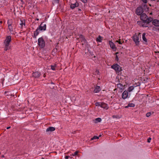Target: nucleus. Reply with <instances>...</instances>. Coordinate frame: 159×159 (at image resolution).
I'll return each instance as SVG.
<instances>
[{
	"label": "nucleus",
	"mask_w": 159,
	"mask_h": 159,
	"mask_svg": "<svg viewBox=\"0 0 159 159\" xmlns=\"http://www.w3.org/2000/svg\"><path fill=\"white\" fill-rule=\"evenodd\" d=\"M141 33H139L138 35H134L133 36L132 39L135 42L136 46H138L139 44V42L141 40Z\"/></svg>",
	"instance_id": "1"
},
{
	"label": "nucleus",
	"mask_w": 159,
	"mask_h": 159,
	"mask_svg": "<svg viewBox=\"0 0 159 159\" xmlns=\"http://www.w3.org/2000/svg\"><path fill=\"white\" fill-rule=\"evenodd\" d=\"M38 45L40 48H43L45 45V43L43 38L40 37L38 39Z\"/></svg>",
	"instance_id": "2"
},
{
	"label": "nucleus",
	"mask_w": 159,
	"mask_h": 159,
	"mask_svg": "<svg viewBox=\"0 0 159 159\" xmlns=\"http://www.w3.org/2000/svg\"><path fill=\"white\" fill-rule=\"evenodd\" d=\"M111 68L113 69L117 72H119L122 70L121 68L117 64H113L111 66Z\"/></svg>",
	"instance_id": "3"
},
{
	"label": "nucleus",
	"mask_w": 159,
	"mask_h": 159,
	"mask_svg": "<svg viewBox=\"0 0 159 159\" xmlns=\"http://www.w3.org/2000/svg\"><path fill=\"white\" fill-rule=\"evenodd\" d=\"M143 12V8L141 6L138 7L135 10V13L139 16L141 15Z\"/></svg>",
	"instance_id": "4"
},
{
	"label": "nucleus",
	"mask_w": 159,
	"mask_h": 159,
	"mask_svg": "<svg viewBox=\"0 0 159 159\" xmlns=\"http://www.w3.org/2000/svg\"><path fill=\"white\" fill-rule=\"evenodd\" d=\"M11 41V36L8 35L6 37V39L4 41V44L6 45H10V43Z\"/></svg>",
	"instance_id": "5"
},
{
	"label": "nucleus",
	"mask_w": 159,
	"mask_h": 159,
	"mask_svg": "<svg viewBox=\"0 0 159 159\" xmlns=\"http://www.w3.org/2000/svg\"><path fill=\"white\" fill-rule=\"evenodd\" d=\"M37 28L39 30L45 31L46 30V25L45 24L43 25V23H42Z\"/></svg>",
	"instance_id": "6"
},
{
	"label": "nucleus",
	"mask_w": 159,
	"mask_h": 159,
	"mask_svg": "<svg viewBox=\"0 0 159 159\" xmlns=\"http://www.w3.org/2000/svg\"><path fill=\"white\" fill-rule=\"evenodd\" d=\"M40 75L41 73L40 72L36 71L35 72H33L32 76L35 78H38L40 77Z\"/></svg>",
	"instance_id": "7"
},
{
	"label": "nucleus",
	"mask_w": 159,
	"mask_h": 159,
	"mask_svg": "<svg viewBox=\"0 0 159 159\" xmlns=\"http://www.w3.org/2000/svg\"><path fill=\"white\" fill-rule=\"evenodd\" d=\"M79 6V4L78 2H76L75 3L73 4L71 3L70 5V8L73 10L75 9V7H78Z\"/></svg>",
	"instance_id": "8"
},
{
	"label": "nucleus",
	"mask_w": 159,
	"mask_h": 159,
	"mask_svg": "<svg viewBox=\"0 0 159 159\" xmlns=\"http://www.w3.org/2000/svg\"><path fill=\"white\" fill-rule=\"evenodd\" d=\"M128 92L126 90H125L122 93V97L124 99H125L128 97Z\"/></svg>",
	"instance_id": "9"
},
{
	"label": "nucleus",
	"mask_w": 159,
	"mask_h": 159,
	"mask_svg": "<svg viewBox=\"0 0 159 159\" xmlns=\"http://www.w3.org/2000/svg\"><path fill=\"white\" fill-rule=\"evenodd\" d=\"M109 43L111 48L113 50H115L116 49V48L114 43L111 41L110 40L109 41Z\"/></svg>",
	"instance_id": "10"
},
{
	"label": "nucleus",
	"mask_w": 159,
	"mask_h": 159,
	"mask_svg": "<svg viewBox=\"0 0 159 159\" xmlns=\"http://www.w3.org/2000/svg\"><path fill=\"white\" fill-rule=\"evenodd\" d=\"M140 16L141 20L144 22L146 19L147 17V16L145 13L142 14Z\"/></svg>",
	"instance_id": "11"
},
{
	"label": "nucleus",
	"mask_w": 159,
	"mask_h": 159,
	"mask_svg": "<svg viewBox=\"0 0 159 159\" xmlns=\"http://www.w3.org/2000/svg\"><path fill=\"white\" fill-rule=\"evenodd\" d=\"M153 25L156 27L159 26V20L157 19H154L152 22Z\"/></svg>",
	"instance_id": "12"
},
{
	"label": "nucleus",
	"mask_w": 159,
	"mask_h": 159,
	"mask_svg": "<svg viewBox=\"0 0 159 159\" xmlns=\"http://www.w3.org/2000/svg\"><path fill=\"white\" fill-rule=\"evenodd\" d=\"M101 107L107 110L108 109L109 107L107 104L104 102H102Z\"/></svg>",
	"instance_id": "13"
},
{
	"label": "nucleus",
	"mask_w": 159,
	"mask_h": 159,
	"mask_svg": "<svg viewBox=\"0 0 159 159\" xmlns=\"http://www.w3.org/2000/svg\"><path fill=\"white\" fill-rule=\"evenodd\" d=\"M79 38L80 39L81 42H84V43L87 41L84 36L82 34H80Z\"/></svg>",
	"instance_id": "14"
},
{
	"label": "nucleus",
	"mask_w": 159,
	"mask_h": 159,
	"mask_svg": "<svg viewBox=\"0 0 159 159\" xmlns=\"http://www.w3.org/2000/svg\"><path fill=\"white\" fill-rule=\"evenodd\" d=\"M101 90V89L100 87L97 85L95 87L93 92L95 93H98Z\"/></svg>",
	"instance_id": "15"
},
{
	"label": "nucleus",
	"mask_w": 159,
	"mask_h": 159,
	"mask_svg": "<svg viewBox=\"0 0 159 159\" xmlns=\"http://www.w3.org/2000/svg\"><path fill=\"white\" fill-rule=\"evenodd\" d=\"M146 34L145 33H143L142 34V39L144 41V43L145 44H147L148 42V40L145 37Z\"/></svg>",
	"instance_id": "16"
},
{
	"label": "nucleus",
	"mask_w": 159,
	"mask_h": 159,
	"mask_svg": "<svg viewBox=\"0 0 159 159\" xmlns=\"http://www.w3.org/2000/svg\"><path fill=\"white\" fill-rule=\"evenodd\" d=\"M55 128L53 127H49L46 129V131L48 132H52L55 130Z\"/></svg>",
	"instance_id": "17"
},
{
	"label": "nucleus",
	"mask_w": 159,
	"mask_h": 159,
	"mask_svg": "<svg viewBox=\"0 0 159 159\" xmlns=\"http://www.w3.org/2000/svg\"><path fill=\"white\" fill-rule=\"evenodd\" d=\"M39 30L37 28L36 30L34 32V35L33 36V38H36V37L39 34Z\"/></svg>",
	"instance_id": "18"
},
{
	"label": "nucleus",
	"mask_w": 159,
	"mask_h": 159,
	"mask_svg": "<svg viewBox=\"0 0 159 159\" xmlns=\"http://www.w3.org/2000/svg\"><path fill=\"white\" fill-rule=\"evenodd\" d=\"M152 19L151 17H149L148 18V17H147L146 19V20H145V21L144 22V23H146L148 24L149 23L151 22L152 21Z\"/></svg>",
	"instance_id": "19"
},
{
	"label": "nucleus",
	"mask_w": 159,
	"mask_h": 159,
	"mask_svg": "<svg viewBox=\"0 0 159 159\" xmlns=\"http://www.w3.org/2000/svg\"><path fill=\"white\" fill-rule=\"evenodd\" d=\"M102 40V37L100 35H99L98 37L96 39V41L98 42H101Z\"/></svg>",
	"instance_id": "20"
},
{
	"label": "nucleus",
	"mask_w": 159,
	"mask_h": 159,
	"mask_svg": "<svg viewBox=\"0 0 159 159\" xmlns=\"http://www.w3.org/2000/svg\"><path fill=\"white\" fill-rule=\"evenodd\" d=\"M135 106V105L133 103H129L127 106L125 107V108H127L129 107H134Z\"/></svg>",
	"instance_id": "21"
},
{
	"label": "nucleus",
	"mask_w": 159,
	"mask_h": 159,
	"mask_svg": "<svg viewBox=\"0 0 159 159\" xmlns=\"http://www.w3.org/2000/svg\"><path fill=\"white\" fill-rule=\"evenodd\" d=\"M142 8H143V9L144 10H145L146 11H148L149 9V7H148L147 5L144 3L143 5H142Z\"/></svg>",
	"instance_id": "22"
},
{
	"label": "nucleus",
	"mask_w": 159,
	"mask_h": 159,
	"mask_svg": "<svg viewBox=\"0 0 159 159\" xmlns=\"http://www.w3.org/2000/svg\"><path fill=\"white\" fill-rule=\"evenodd\" d=\"M20 21L21 23L20 24V25L21 26V29H22L23 28V25L25 26V21L24 20H20Z\"/></svg>",
	"instance_id": "23"
},
{
	"label": "nucleus",
	"mask_w": 159,
	"mask_h": 159,
	"mask_svg": "<svg viewBox=\"0 0 159 159\" xmlns=\"http://www.w3.org/2000/svg\"><path fill=\"white\" fill-rule=\"evenodd\" d=\"M8 27L9 30L10 32H11L13 31V27L12 26V25H8Z\"/></svg>",
	"instance_id": "24"
},
{
	"label": "nucleus",
	"mask_w": 159,
	"mask_h": 159,
	"mask_svg": "<svg viewBox=\"0 0 159 159\" xmlns=\"http://www.w3.org/2000/svg\"><path fill=\"white\" fill-rule=\"evenodd\" d=\"M134 88V87L133 86H130L128 88V90L127 91L129 92H130L133 90Z\"/></svg>",
	"instance_id": "25"
},
{
	"label": "nucleus",
	"mask_w": 159,
	"mask_h": 159,
	"mask_svg": "<svg viewBox=\"0 0 159 159\" xmlns=\"http://www.w3.org/2000/svg\"><path fill=\"white\" fill-rule=\"evenodd\" d=\"M5 46V47L4 48V50L5 51H7V50H8L10 48V47L9 46V45H4Z\"/></svg>",
	"instance_id": "26"
},
{
	"label": "nucleus",
	"mask_w": 159,
	"mask_h": 159,
	"mask_svg": "<svg viewBox=\"0 0 159 159\" xmlns=\"http://www.w3.org/2000/svg\"><path fill=\"white\" fill-rule=\"evenodd\" d=\"M12 19H10L8 20L7 21V24L8 25H12Z\"/></svg>",
	"instance_id": "27"
},
{
	"label": "nucleus",
	"mask_w": 159,
	"mask_h": 159,
	"mask_svg": "<svg viewBox=\"0 0 159 159\" xmlns=\"http://www.w3.org/2000/svg\"><path fill=\"white\" fill-rule=\"evenodd\" d=\"M95 120L96 122H100L101 121L102 119L100 118H98L95 119Z\"/></svg>",
	"instance_id": "28"
},
{
	"label": "nucleus",
	"mask_w": 159,
	"mask_h": 159,
	"mask_svg": "<svg viewBox=\"0 0 159 159\" xmlns=\"http://www.w3.org/2000/svg\"><path fill=\"white\" fill-rule=\"evenodd\" d=\"M101 102H97L95 103V105L96 106H101Z\"/></svg>",
	"instance_id": "29"
},
{
	"label": "nucleus",
	"mask_w": 159,
	"mask_h": 159,
	"mask_svg": "<svg viewBox=\"0 0 159 159\" xmlns=\"http://www.w3.org/2000/svg\"><path fill=\"white\" fill-rule=\"evenodd\" d=\"M116 42L120 44H122L124 42V41H123L121 42L120 41V39L119 40H117Z\"/></svg>",
	"instance_id": "30"
},
{
	"label": "nucleus",
	"mask_w": 159,
	"mask_h": 159,
	"mask_svg": "<svg viewBox=\"0 0 159 159\" xmlns=\"http://www.w3.org/2000/svg\"><path fill=\"white\" fill-rule=\"evenodd\" d=\"M118 53V52H116V56L115 60L117 61H119V59L118 57V56L117 55V54Z\"/></svg>",
	"instance_id": "31"
},
{
	"label": "nucleus",
	"mask_w": 159,
	"mask_h": 159,
	"mask_svg": "<svg viewBox=\"0 0 159 159\" xmlns=\"http://www.w3.org/2000/svg\"><path fill=\"white\" fill-rule=\"evenodd\" d=\"M158 26H157V27H153V30H155V31H158Z\"/></svg>",
	"instance_id": "32"
},
{
	"label": "nucleus",
	"mask_w": 159,
	"mask_h": 159,
	"mask_svg": "<svg viewBox=\"0 0 159 159\" xmlns=\"http://www.w3.org/2000/svg\"><path fill=\"white\" fill-rule=\"evenodd\" d=\"M55 66L51 65V69L52 70H55Z\"/></svg>",
	"instance_id": "33"
},
{
	"label": "nucleus",
	"mask_w": 159,
	"mask_h": 159,
	"mask_svg": "<svg viewBox=\"0 0 159 159\" xmlns=\"http://www.w3.org/2000/svg\"><path fill=\"white\" fill-rule=\"evenodd\" d=\"M151 114L152 113L151 112H148L146 114V116L147 117H149L151 115Z\"/></svg>",
	"instance_id": "34"
},
{
	"label": "nucleus",
	"mask_w": 159,
	"mask_h": 159,
	"mask_svg": "<svg viewBox=\"0 0 159 159\" xmlns=\"http://www.w3.org/2000/svg\"><path fill=\"white\" fill-rule=\"evenodd\" d=\"M99 139V137L97 136H94L92 138V140Z\"/></svg>",
	"instance_id": "35"
},
{
	"label": "nucleus",
	"mask_w": 159,
	"mask_h": 159,
	"mask_svg": "<svg viewBox=\"0 0 159 159\" xmlns=\"http://www.w3.org/2000/svg\"><path fill=\"white\" fill-rule=\"evenodd\" d=\"M78 151H76L73 154H72V155L73 156H75L77 155L78 154Z\"/></svg>",
	"instance_id": "36"
},
{
	"label": "nucleus",
	"mask_w": 159,
	"mask_h": 159,
	"mask_svg": "<svg viewBox=\"0 0 159 159\" xmlns=\"http://www.w3.org/2000/svg\"><path fill=\"white\" fill-rule=\"evenodd\" d=\"M152 139V138H151L149 137L147 140V142L148 143H150Z\"/></svg>",
	"instance_id": "37"
},
{
	"label": "nucleus",
	"mask_w": 159,
	"mask_h": 159,
	"mask_svg": "<svg viewBox=\"0 0 159 159\" xmlns=\"http://www.w3.org/2000/svg\"><path fill=\"white\" fill-rule=\"evenodd\" d=\"M144 3L146 4L147 2V0H141Z\"/></svg>",
	"instance_id": "38"
},
{
	"label": "nucleus",
	"mask_w": 159,
	"mask_h": 159,
	"mask_svg": "<svg viewBox=\"0 0 159 159\" xmlns=\"http://www.w3.org/2000/svg\"><path fill=\"white\" fill-rule=\"evenodd\" d=\"M87 1L88 0H81L82 2L84 3H86L87 2Z\"/></svg>",
	"instance_id": "39"
},
{
	"label": "nucleus",
	"mask_w": 159,
	"mask_h": 159,
	"mask_svg": "<svg viewBox=\"0 0 159 159\" xmlns=\"http://www.w3.org/2000/svg\"><path fill=\"white\" fill-rule=\"evenodd\" d=\"M95 72L98 74V75H99V71L97 70L96 71H95Z\"/></svg>",
	"instance_id": "40"
},
{
	"label": "nucleus",
	"mask_w": 159,
	"mask_h": 159,
	"mask_svg": "<svg viewBox=\"0 0 159 159\" xmlns=\"http://www.w3.org/2000/svg\"><path fill=\"white\" fill-rule=\"evenodd\" d=\"M54 2L57 3H59V0H53Z\"/></svg>",
	"instance_id": "41"
},
{
	"label": "nucleus",
	"mask_w": 159,
	"mask_h": 159,
	"mask_svg": "<svg viewBox=\"0 0 159 159\" xmlns=\"http://www.w3.org/2000/svg\"><path fill=\"white\" fill-rule=\"evenodd\" d=\"M142 26L143 27H147V26L146 25H145V24H143L142 25Z\"/></svg>",
	"instance_id": "42"
},
{
	"label": "nucleus",
	"mask_w": 159,
	"mask_h": 159,
	"mask_svg": "<svg viewBox=\"0 0 159 159\" xmlns=\"http://www.w3.org/2000/svg\"><path fill=\"white\" fill-rule=\"evenodd\" d=\"M70 157V156H66L65 157V158L66 159H68V158Z\"/></svg>",
	"instance_id": "43"
},
{
	"label": "nucleus",
	"mask_w": 159,
	"mask_h": 159,
	"mask_svg": "<svg viewBox=\"0 0 159 159\" xmlns=\"http://www.w3.org/2000/svg\"><path fill=\"white\" fill-rule=\"evenodd\" d=\"M76 133V131H75L72 132V133L73 134H74L75 133Z\"/></svg>",
	"instance_id": "44"
},
{
	"label": "nucleus",
	"mask_w": 159,
	"mask_h": 159,
	"mask_svg": "<svg viewBox=\"0 0 159 159\" xmlns=\"http://www.w3.org/2000/svg\"><path fill=\"white\" fill-rule=\"evenodd\" d=\"M10 128H11V127H10V126L8 127H7V129H9Z\"/></svg>",
	"instance_id": "45"
},
{
	"label": "nucleus",
	"mask_w": 159,
	"mask_h": 159,
	"mask_svg": "<svg viewBox=\"0 0 159 159\" xmlns=\"http://www.w3.org/2000/svg\"><path fill=\"white\" fill-rule=\"evenodd\" d=\"M1 157H5L3 155H2L1 156Z\"/></svg>",
	"instance_id": "46"
},
{
	"label": "nucleus",
	"mask_w": 159,
	"mask_h": 159,
	"mask_svg": "<svg viewBox=\"0 0 159 159\" xmlns=\"http://www.w3.org/2000/svg\"><path fill=\"white\" fill-rule=\"evenodd\" d=\"M78 11H81V9H79Z\"/></svg>",
	"instance_id": "47"
},
{
	"label": "nucleus",
	"mask_w": 159,
	"mask_h": 159,
	"mask_svg": "<svg viewBox=\"0 0 159 159\" xmlns=\"http://www.w3.org/2000/svg\"><path fill=\"white\" fill-rule=\"evenodd\" d=\"M36 20H37L38 21V20H39V19H38V18H36Z\"/></svg>",
	"instance_id": "48"
},
{
	"label": "nucleus",
	"mask_w": 159,
	"mask_h": 159,
	"mask_svg": "<svg viewBox=\"0 0 159 159\" xmlns=\"http://www.w3.org/2000/svg\"><path fill=\"white\" fill-rule=\"evenodd\" d=\"M140 23H141V22H138V24H140Z\"/></svg>",
	"instance_id": "49"
},
{
	"label": "nucleus",
	"mask_w": 159,
	"mask_h": 159,
	"mask_svg": "<svg viewBox=\"0 0 159 159\" xmlns=\"http://www.w3.org/2000/svg\"><path fill=\"white\" fill-rule=\"evenodd\" d=\"M156 53H159V51H157V52H156Z\"/></svg>",
	"instance_id": "50"
},
{
	"label": "nucleus",
	"mask_w": 159,
	"mask_h": 159,
	"mask_svg": "<svg viewBox=\"0 0 159 159\" xmlns=\"http://www.w3.org/2000/svg\"><path fill=\"white\" fill-rule=\"evenodd\" d=\"M45 76H46V75L45 74H44V75H43V77H45Z\"/></svg>",
	"instance_id": "51"
},
{
	"label": "nucleus",
	"mask_w": 159,
	"mask_h": 159,
	"mask_svg": "<svg viewBox=\"0 0 159 159\" xmlns=\"http://www.w3.org/2000/svg\"><path fill=\"white\" fill-rule=\"evenodd\" d=\"M158 31L159 32V26L158 27Z\"/></svg>",
	"instance_id": "52"
},
{
	"label": "nucleus",
	"mask_w": 159,
	"mask_h": 159,
	"mask_svg": "<svg viewBox=\"0 0 159 159\" xmlns=\"http://www.w3.org/2000/svg\"><path fill=\"white\" fill-rule=\"evenodd\" d=\"M42 159H44V158H42Z\"/></svg>",
	"instance_id": "53"
},
{
	"label": "nucleus",
	"mask_w": 159,
	"mask_h": 159,
	"mask_svg": "<svg viewBox=\"0 0 159 159\" xmlns=\"http://www.w3.org/2000/svg\"><path fill=\"white\" fill-rule=\"evenodd\" d=\"M0 23H2V21H0Z\"/></svg>",
	"instance_id": "54"
},
{
	"label": "nucleus",
	"mask_w": 159,
	"mask_h": 159,
	"mask_svg": "<svg viewBox=\"0 0 159 159\" xmlns=\"http://www.w3.org/2000/svg\"><path fill=\"white\" fill-rule=\"evenodd\" d=\"M84 45V43H82V45Z\"/></svg>",
	"instance_id": "55"
}]
</instances>
